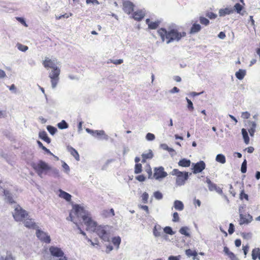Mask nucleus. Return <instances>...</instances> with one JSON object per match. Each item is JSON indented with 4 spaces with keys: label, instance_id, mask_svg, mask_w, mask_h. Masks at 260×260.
<instances>
[{
    "label": "nucleus",
    "instance_id": "obj_52",
    "mask_svg": "<svg viewBox=\"0 0 260 260\" xmlns=\"http://www.w3.org/2000/svg\"><path fill=\"white\" fill-rule=\"evenodd\" d=\"M155 136L154 134H152V133H148L147 134L146 136V139L148 140V141H153L155 139Z\"/></svg>",
    "mask_w": 260,
    "mask_h": 260
},
{
    "label": "nucleus",
    "instance_id": "obj_57",
    "mask_svg": "<svg viewBox=\"0 0 260 260\" xmlns=\"http://www.w3.org/2000/svg\"><path fill=\"white\" fill-rule=\"evenodd\" d=\"M208 186L209 190L211 191L215 190V189L216 188V187H217L216 184L214 183H212L210 185H208Z\"/></svg>",
    "mask_w": 260,
    "mask_h": 260
},
{
    "label": "nucleus",
    "instance_id": "obj_5",
    "mask_svg": "<svg viewBox=\"0 0 260 260\" xmlns=\"http://www.w3.org/2000/svg\"><path fill=\"white\" fill-rule=\"evenodd\" d=\"M14 211L12 212L13 216L16 221H22L25 218H27L28 212L23 209L19 205H15Z\"/></svg>",
    "mask_w": 260,
    "mask_h": 260
},
{
    "label": "nucleus",
    "instance_id": "obj_9",
    "mask_svg": "<svg viewBox=\"0 0 260 260\" xmlns=\"http://www.w3.org/2000/svg\"><path fill=\"white\" fill-rule=\"evenodd\" d=\"M49 251L52 255L60 257L59 260H68V258L63 256L64 253L59 248L54 246H51L49 248Z\"/></svg>",
    "mask_w": 260,
    "mask_h": 260
},
{
    "label": "nucleus",
    "instance_id": "obj_59",
    "mask_svg": "<svg viewBox=\"0 0 260 260\" xmlns=\"http://www.w3.org/2000/svg\"><path fill=\"white\" fill-rule=\"evenodd\" d=\"M146 171L148 175V178L152 179V171L149 166H148V168L146 169Z\"/></svg>",
    "mask_w": 260,
    "mask_h": 260
},
{
    "label": "nucleus",
    "instance_id": "obj_58",
    "mask_svg": "<svg viewBox=\"0 0 260 260\" xmlns=\"http://www.w3.org/2000/svg\"><path fill=\"white\" fill-rule=\"evenodd\" d=\"M136 179L140 182H143L145 180V177L143 175H140L136 177Z\"/></svg>",
    "mask_w": 260,
    "mask_h": 260
},
{
    "label": "nucleus",
    "instance_id": "obj_19",
    "mask_svg": "<svg viewBox=\"0 0 260 260\" xmlns=\"http://www.w3.org/2000/svg\"><path fill=\"white\" fill-rule=\"evenodd\" d=\"M59 197L66 200L67 201L69 202L71 200L72 196L69 193L62 190V189H59Z\"/></svg>",
    "mask_w": 260,
    "mask_h": 260
},
{
    "label": "nucleus",
    "instance_id": "obj_3",
    "mask_svg": "<svg viewBox=\"0 0 260 260\" xmlns=\"http://www.w3.org/2000/svg\"><path fill=\"white\" fill-rule=\"evenodd\" d=\"M31 166L41 178L43 177V174L47 175L51 169V166L42 160H40L37 162H33Z\"/></svg>",
    "mask_w": 260,
    "mask_h": 260
},
{
    "label": "nucleus",
    "instance_id": "obj_25",
    "mask_svg": "<svg viewBox=\"0 0 260 260\" xmlns=\"http://www.w3.org/2000/svg\"><path fill=\"white\" fill-rule=\"evenodd\" d=\"M174 207L177 210L182 211L184 209V205L181 201L176 200L174 202Z\"/></svg>",
    "mask_w": 260,
    "mask_h": 260
},
{
    "label": "nucleus",
    "instance_id": "obj_17",
    "mask_svg": "<svg viewBox=\"0 0 260 260\" xmlns=\"http://www.w3.org/2000/svg\"><path fill=\"white\" fill-rule=\"evenodd\" d=\"M4 194L5 197V200L10 204L15 203V201L13 199V195L9 190L4 189Z\"/></svg>",
    "mask_w": 260,
    "mask_h": 260
},
{
    "label": "nucleus",
    "instance_id": "obj_62",
    "mask_svg": "<svg viewBox=\"0 0 260 260\" xmlns=\"http://www.w3.org/2000/svg\"><path fill=\"white\" fill-rule=\"evenodd\" d=\"M62 167L64 169L66 172L68 173L70 171V167L66 162L63 163Z\"/></svg>",
    "mask_w": 260,
    "mask_h": 260
},
{
    "label": "nucleus",
    "instance_id": "obj_36",
    "mask_svg": "<svg viewBox=\"0 0 260 260\" xmlns=\"http://www.w3.org/2000/svg\"><path fill=\"white\" fill-rule=\"evenodd\" d=\"M58 127L60 129L67 128L69 126L68 124L65 120H62L60 122L57 124Z\"/></svg>",
    "mask_w": 260,
    "mask_h": 260
},
{
    "label": "nucleus",
    "instance_id": "obj_38",
    "mask_svg": "<svg viewBox=\"0 0 260 260\" xmlns=\"http://www.w3.org/2000/svg\"><path fill=\"white\" fill-rule=\"evenodd\" d=\"M243 9V7L239 3H237L234 6V9H233L234 10L236 11V12L238 14H240L242 15H243V13H242L241 10Z\"/></svg>",
    "mask_w": 260,
    "mask_h": 260
},
{
    "label": "nucleus",
    "instance_id": "obj_56",
    "mask_svg": "<svg viewBox=\"0 0 260 260\" xmlns=\"http://www.w3.org/2000/svg\"><path fill=\"white\" fill-rule=\"evenodd\" d=\"M250 114L248 112H243L242 113L241 117L243 119H248L249 118Z\"/></svg>",
    "mask_w": 260,
    "mask_h": 260
},
{
    "label": "nucleus",
    "instance_id": "obj_44",
    "mask_svg": "<svg viewBox=\"0 0 260 260\" xmlns=\"http://www.w3.org/2000/svg\"><path fill=\"white\" fill-rule=\"evenodd\" d=\"M246 171H247V161L245 159L242 164L241 168V171L242 173H245L246 172Z\"/></svg>",
    "mask_w": 260,
    "mask_h": 260
},
{
    "label": "nucleus",
    "instance_id": "obj_60",
    "mask_svg": "<svg viewBox=\"0 0 260 260\" xmlns=\"http://www.w3.org/2000/svg\"><path fill=\"white\" fill-rule=\"evenodd\" d=\"M139 207L141 209H143V210H145V211L146 212V213H147V214H149V209H148V207L147 206H146V205H140L139 206Z\"/></svg>",
    "mask_w": 260,
    "mask_h": 260
},
{
    "label": "nucleus",
    "instance_id": "obj_42",
    "mask_svg": "<svg viewBox=\"0 0 260 260\" xmlns=\"http://www.w3.org/2000/svg\"><path fill=\"white\" fill-rule=\"evenodd\" d=\"M47 129L48 131V132L50 133V134H51L52 135L55 134L57 131L56 128L51 125L47 126Z\"/></svg>",
    "mask_w": 260,
    "mask_h": 260
},
{
    "label": "nucleus",
    "instance_id": "obj_13",
    "mask_svg": "<svg viewBox=\"0 0 260 260\" xmlns=\"http://www.w3.org/2000/svg\"><path fill=\"white\" fill-rule=\"evenodd\" d=\"M36 236L42 241L46 243H49L50 242L51 239L50 236L48 235L47 233L40 230H37Z\"/></svg>",
    "mask_w": 260,
    "mask_h": 260
},
{
    "label": "nucleus",
    "instance_id": "obj_10",
    "mask_svg": "<svg viewBox=\"0 0 260 260\" xmlns=\"http://www.w3.org/2000/svg\"><path fill=\"white\" fill-rule=\"evenodd\" d=\"M154 172L153 177L156 180H159L162 178H165L168 175L167 173L164 171V168L162 167L155 168Z\"/></svg>",
    "mask_w": 260,
    "mask_h": 260
},
{
    "label": "nucleus",
    "instance_id": "obj_46",
    "mask_svg": "<svg viewBox=\"0 0 260 260\" xmlns=\"http://www.w3.org/2000/svg\"><path fill=\"white\" fill-rule=\"evenodd\" d=\"M186 100L187 102V108L188 110L190 111H192L194 109V108L192 102L187 98H186Z\"/></svg>",
    "mask_w": 260,
    "mask_h": 260
},
{
    "label": "nucleus",
    "instance_id": "obj_47",
    "mask_svg": "<svg viewBox=\"0 0 260 260\" xmlns=\"http://www.w3.org/2000/svg\"><path fill=\"white\" fill-rule=\"evenodd\" d=\"M200 21L201 24L205 25H207L209 23V20L204 17H200Z\"/></svg>",
    "mask_w": 260,
    "mask_h": 260
},
{
    "label": "nucleus",
    "instance_id": "obj_41",
    "mask_svg": "<svg viewBox=\"0 0 260 260\" xmlns=\"http://www.w3.org/2000/svg\"><path fill=\"white\" fill-rule=\"evenodd\" d=\"M164 232L170 235H173L175 233L173 231L172 229L170 226H166L164 229Z\"/></svg>",
    "mask_w": 260,
    "mask_h": 260
},
{
    "label": "nucleus",
    "instance_id": "obj_15",
    "mask_svg": "<svg viewBox=\"0 0 260 260\" xmlns=\"http://www.w3.org/2000/svg\"><path fill=\"white\" fill-rule=\"evenodd\" d=\"M123 11L127 13L130 14L134 10V5L129 1H125L123 3Z\"/></svg>",
    "mask_w": 260,
    "mask_h": 260
},
{
    "label": "nucleus",
    "instance_id": "obj_45",
    "mask_svg": "<svg viewBox=\"0 0 260 260\" xmlns=\"http://www.w3.org/2000/svg\"><path fill=\"white\" fill-rule=\"evenodd\" d=\"M153 154L151 150H149V152L147 153H143L142 155V157H144L147 159H151L153 157Z\"/></svg>",
    "mask_w": 260,
    "mask_h": 260
},
{
    "label": "nucleus",
    "instance_id": "obj_40",
    "mask_svg": "<svg viewBox=\"0 0 260 260\" xmlns=\"http://www.w3.org/2000/svg\"><path fill=\"white\" fill-rule=\"evenodd\" d=\"M16 46L17 47L18 49L22 52H25L28 49L27 46L20 43H17Z\"/></svg>",
    "mask_w": 260,
    "mask_h": 260
},
{
    "label": "nucleus",
    "instance_id": "obj_54",
    "mask_svg": "<svg viewBox=\"0 0 260 260\" xmlns=\"http://www.w3.org/2000/svg\"><path fill=\"white\" fill-rule=\"evenodd\" d=\"M235 231L234 225L233 223H230L229 225V229L228 230L229 234H232Z\"/></svg>",
    "mask_w": 260,
    "mask_h": 260
},
{
    "label": "nucleus",
    "instance_id": "obj_20",
    "mask_svg": "<svg viewBox=\"0 0 260 260\" xmlns=\"http://www.w3.org/2000/svg\"><path fill=\"white\" fill-rule=\"evenodd\" d=\"M67 149L68 151L71 153V154L74 157V158L77 160H79L80 156L78 152L72 147L68 146L67 147Z\"/></svg>",
    "mask_w": 260,
    "mask_h": 260
},
{
    "label": "nucleus",
    "instance_id": "obj_26",
    "mask_svg": "<svg viewBox=\"0 0 260 260\" xmlns=\"http://www.w3.org/2000/svg\"><path fill=\"white\" fill-rule=\"evenodd\" d=\"M153 233L155 237H160L162 233L161 227L159 225H155L153 230Z\"/></svg>",
    "mask_w": 260,
    "mask_h": 260
},
{
    "label": "nucleus",
    "instance_id": "obj_53",
    "mask_svg": "<svg viewBox=\"0 0 260 260\" xmlns=\"http://www.w3.org/2000/svg\"><path fill=\"white\" fill-rule=\"evenodd\" d=\"M206 16L211 19H215L217 17V15L213 12H208L206 13Z\"/></svg>",
    "mask_w": 260,
    "mask_h": 260
},
{
    "label": "nucleus",
    "instance_id": "obj_63",
    "mask_svg": "<svg viewBox=\"0 0 260 260\" xmlns=\"http://www.w3.org/2000/svg\"><path fill=\"white\" fill-rule=\"evenodd\" d=\"M243 198H245L246 200H248V196L243 191H242V192L240 193V199L241 200L243 199Z\"/></svg>",
    "mask_w": 260,
    "mask_h": 260
},
{
    "label": "nucleus",
    "instance_id": "obj_11",
    "mask_svg": "<svg viewBox=\"0 0 260 260\" xmlns=\"http://www.w3.org/2000/svg\"><path fill=\"white\" fill-rule=\"evenodd\" d=\"M192 172L197 174L203 171L206 167V164L203 160H200L197 163H192L191 165Z\"/></svg>",
    "mask_w": 260,
    "mask_h": 260
},
{
    "label": "nucleus",
    "instance_id": "obj_33",
    "mask_svg": "<svg viewBox=\"0 0 260 260\" xmlns=\"http://www.w3.org/2000/svg\"><path fill=\"white\" fill-rule=\"evenodd\" d=\"M188 231H189V228L187 226H183V227H182L180 230H179V233L182 234V235H184L187 237H190V234L188 232Z\"/></svg>",
    "mask_w": 260,
    "mask_h": 260
},
{
    "label": "nucleus",
    "instance_id": "obj_4",
    "mask_svg": "<svg viewBox=\"0 0 260 260\" xmlns=\"http://www.w3.org/2000/svg\"><path fill=\"white\" fill-rule=\"evenodd\" d=\"M171 174L176 176V184L177 186L183 185L189 177L188 172H181L176 169L173 170Z\"/></svg>",
    "mask_w": 260,
    "mask_h": 260
},
{
    "label": "nucleus",
    "instance_id": "obj_14",
    "mask_svg": "<svg viewBox=\"0 0 260 260\" xmlns=\"http://www.w3.org/2000/svg\"><path fill=\"white\" fill-rule=\"evenodd\" d=\"M23 221L24 225L27 228L32 229H37L38 228V225L36 224L34 221L31 218H29V215H28L27 218H25Z\"/></svg>",
    "mask_w": 260,
    "mask_h": 260
},
{
    "label": "nucleus",
    "instance_id": "obj_12",
    "mask_svg": "<svg viewBox=\"0 0 260 260\" xmlns=\"http://www.w3.org/2000/svg\"><path fill=\"white\" fill-rule=\"evenodd\" d=\"M44 67L46 68H50L51 70H54L56 68H58L56 65V61L55 60H52L49 57H46L45 60L43 62Z\"/></svg>",
    "mask_w": 260,
    "mask_h": 260
},
{
    "label": "nucleus",
    "instance_id": "obj_22",
    "mask_svg": "<svg viewBox=\"0 0 260 260\" xmlns=\"http://www.w3.org/2000/svg\"><path fill=\"white\" fill-rule=\"evenodd\" d=\"M251 256L253 260H256L257 258L260 260V247L253 249Z\"/></svg>",
    "mask_w": 260,
    "mask_h": 260
},
{
    "label": "nucleus",
    "instance_id": "obj_31",
    "mask_svg": "<svg viewBox=\"0 0 260 260\" xmlns=\"http://www.w3.org/2000/svg\"><path fill=\"white\" fill-rule=\"evenodd\" d=\"M215 160L221 164H224L226 162L225 157L222 154H218L216 155Z\"/></svg>",
    "mask_w": 260,
    "mask_h": 260
},
{
    "label": "nucleus",
    "instance_id": "obj_21",
    "mask_svg": "<svg viewBox=\"0 0 260 260\" xmlns=\"http://www.w3.org/2000/svg\"><path fill=\"white\" fill-rule=\"evenodd\" d=\"M47 175L53 176L55 178H58L60 176L59 170L56 168H52L51 167V169L49 170Z\"/></svg>",
    "mask_w": 260,
    "mask_h": 260
},
{
    "label": "nucleus",
    "instance_id": "obj_43",
    "mask_svg": "<svg viewBox=\"0 0 260 260\" xmlns=\"http://www.w3.org/2000/svg\"><path fill=\"white\" fill-rule=\"evenodd\" d=\"M142 172V165L141 164H136L135 167V173L139 174Z\"/></svg>",
    "mask_w": 260,
    "mask_h": 260
},
{
    "label": "nucleus",
    "instance_id": "obj_27",
    "mask_svg": "<svg viewBox=\"0 0 260 260\" xmlns=\"http://www.w3.org/2000/svg\"><path fill=\"white\" fill-rule=\"evenodd\" d=\"M178 164L179 166L183 167H188L190 166L191 161L189 159L183 158L180 160Z\"/></svg>",
    "mask_w": 260,
    "mask_h": 260
},
{
    "label": "nucleus",
    "instance_id": "obj_8",
    "mask_svg": "<svg viewBox=\"0 0 260 260\" xmlns=\"http://www.w3.org/2000/svg\"><path fill=\"white\" fill-rule=\"evenodd\" d=\"M86 131L91 135L93 137L96 138L99 140H107L109 139V137L106 135L103 130L101 131H93L88 128H86Z\"/></svg>",
    "mask_w": 260,
    "mask_h": 260
},
{
    "label": "nucleus",
    "instance_id": "obj_37",
    "mask_svg": "<svg viewBox=\"0 0 260 260\" xmlns=\"http://www.w3.org/2000/svg\"><path fill=\"white\" fill-rule=\"evenodd\" d=\"M112 243L113 244L117 246V248H119V246L121 242V238L120 237H115L112 238Z\"/></svg>",
    "mask_w": 260,
    "mask_h": 260
},
{
    "label": "nucleus",
    "instance_id": "obj_49",
    "mask_svg": "<svg viewBox=\"0 0 260 260\" xmlns=\"http://www.w3.org/2000/svg\"><path fill=\"white\" fill-rule=\"evenodd\" d=\"M101 215L104 217H111L110 212H109V210L107 209L103 210L101 212Z\"/></svg>",
    "mask_w": 260,
    "mask_h": 260
},
{
    "label": "nucleus",
    "instance_id": "obj_1",
    "mask_svg": "<svg viewBox=\"0 0 260 260\" xmlns=\"http://www.w3.org/2000/svg\"><path fill=\"white\" fill-rule=\"evenodd\" d=\"M81 218L84 224L86 226V230L94 232L97 228L96 223L94 221L91 217L90 213L85 210L82 207L79 205H76L70 213L69 216L67 218L68 220H71L75 224H77V219Z\"/></svg>",
    "mask_w": 260,
    "mask_h": 260
},
{
    "label": "nucleus",
    "instance_id": "obj_34",
    "mask_svg": "<svg viewBox=\"0 0 260 260\" xmlns=\"http://www.w3.org/2000/svg\"><path fill=\"white\" fill-rule=\"evenodd\" d=\"M0 260H15V258L13 256L12 253L10 252L7 251L6 257L1 256Z\"/></svg>",
    "mask_w": 260,
    "mask_h": 260
},
{
    "label": "nucleus",
    "instance_id": "obj_51",
    "mask_svg": "<svg viewBox=\"0 0 260 260\" xmlns=\"http://www.w3.org/2000/svg\"><path fill=\"white\" fill-rule=\"evenodd\" d=\"M153 195L157 200H161L162 198V194L158 191L154 192Z\"/></svg>",
    "mask_w": 260,
    "mask_h": 260
},
{
    "label": "nucleus",
    "instance_id": "obj_35",
    "mask_svg": "<svg viewBox=\"0 0 260 260\" xmlns=\"http://www.w3.org/2000/svg\"><path fill=\"white\" fill-rule=\"evenodd\" d=\"M250 123L251 124V126L250 127V128L248 129V132L250 134V135L251 136H253L255 131L256 125L255 122H250Z\"/></svg>",
    "mask_w": 260,
    "mask_h": 260
},
{
    "label": "nucleus",
    "instance_id": "obj_7",
    "mask_svg": "<svg viewBox=\"0 0 260 260\" xmlns=\"http://www.w3.org/2000/svg\"><path fill=\"white\" fill-rule=\"evenodd\" d=\"M60 73V69L59 68H56L54 70H51L49 73V77L50 79L51 87L53 89L56 87L59 82Z\"/></svg>",
    "mask_w": 260,
    "mask_h": 260
},
{
    "label": "nucleus",
    "instance_id": "obj_29",
    "mask_svg": "<svg viewBox=\"0 0 260 260\" xmlns=\"http://www.w3.org/2000/svg\"><path fill=\"white\" fill-rule=\"evenodd\" d=\"M144 16V13L142 11H136L134 13L133 18L137 20H141Z\"/></svg>",
    "mask_w": 260,
    "mask_h": 260
},
{
    "label": "nucleus",
    "instance_id": "obj_18",
    "mask_svg": "<svg viewBox=\"0 0 260 260\" xmlns=\"http://www.w3.org/2000/svg\"><path fill=\"white\" fill-rule=\"evenodd\" d=\"M234 10L232 8H225L221 9L219 11V15L220 16L223 17L226 15L232 14L234 12Z\"/></svg>",
    "mask_w": 260,
    "mask_h": 260
},
{
    "label": "nucleus",
    "instance_id": "obj_64",
    "mask_svg": "<svg viewBox=\"0 0 260 260\" xmlns=\"http://www.w3.org/2000/svg\"><path fill=\"white\" fill-rule=\"evenodd\" d=\"M113 63L117 65V64H120L123 62V60L122 59H116L113 60Z\"/></svg>",
    "mask_w": 260,
    "mask_h": 260
},
{
    "label": "nucleus",
    "instance_id": "obj_32",
    "mask_svg": "<svg viewBox=\"0 0 260 260\" xmlns=\"http://www.w3.org/2000/svg\"><path fill=\"white\" fill-rule=\"evenodd\" d=\"M242 136H243V137L244 139V142L246 144H248L249 143V138L248 137V133H247V131L244 128H242Z\"/></svg>",
    "mask_w": 260,
    "mask_h": 260
},
{
    "label": "nucleus",
    "instance_id": "obj_30",
    "mask_svg": "<svg viewBox=\"0 0 260 260\" xmlns=\"http://www.w3.org/2000/svg\"><path fill=\"white\" fill-rule=\"evenodd\" d=\"M201 29V26L199 24L194 23L190 28V34H196Z\"/></svg>",
    "mask_w": 260,
    "mask_h": 260
},
{
    "label": "nucleus",
    "instance_id": "obj_39",
    "mask_svg": "<svg viewBox=\"0 0 260 260\" xmlns=\"http://www.w3.org/2000/svg\"><path fill=\"white\" fill-rule=\"evenodd\" d=\"M185 254L188 256L191 257L192 256H196L197 255V252L196 251H193L190 249H188L185 250Z\"/></svg>",
    "mask_w": 260,
    "mask_h": 260
},
{
    "label": "nucleus",
    "instance_id": "obj_48",
    "mask_svg": "<svg viewBox=\"0 0 260 260\" xmlns=\"http://www.w3.org/2000/svg\"><path fill=\"white\" fill-rule=\"evenodd\" d=\"M223 251L227 255H228L229 258L231 257V256H234V253H233L232 252H231L227 247L225 246L224 247Z\"/></svg>",
    "mask_w": 260,
    "mask_h": 260
},
{
    "label": "nucleus",
    "instance_id": "obj_61",
    "mask_svg": "<svg viewBox=\"0 0 260 260\" xmlns=\"http://www.w3.org/2000/svg\"><path fill=\"white\" fill-rule=\"evenodd\" d=\"M16 19L20 22L21 24L24 25V26H27V24L23 18L21 17H16Z\"/></svg>",
    "mask_w": 260,
    "mask_h": 260
},
{
    "label": "nucleus",
    "instance_id": "obj_28",
    "mask_svg": "<svg viewBox=\"0 0 260 260\" xmlns=\"http://www.w3.org/2000/svg\"><path fill=\"white\" fill-rule=\"evenodd\" d=\"M246 70L239 69V71L236 73L235 76L237 79L241 80L244 78L246 75Z\"/></svg>",
    "mask_w": 260,
    "mask_h": 260
},
{
    "label": "nucleus",
    "instance_id": "obj_24",
    "mask_svg": "<svg viewBox=\"0 0 260 260\" xmlns=\"http://www.w3.org/2000/svg\"><path fill=\"white\" fill-rule=\"evenodd\" d=\"M146 22L148 24V27L150 29H156L159 24V21L151 22L149 19H147Z\"/></svg>",
    "mask_w": 260,
    "mask_h": 260
},
{
    "label": "nucleus",
    "instance_id": "obj_23",
    "mask_svg": "<svg viewBox=\"0 0 260 260\" xmlns=\"http://www.w3.org/2000/svg\"><path fill=\"white\" fill-rule=\"evenodd\" d=\"M39 137L40 139L44 140L48 144H49L51 142L50 139L47 136L46 132L44 131H41L39 133Z\"/></svg>",
    "mask_w": 260,
    "mask_h": 260
},
{
    "label": "nucleus",
    "instance_id": "obj_16",
    "mask_svg": "<svg viewBox=\"0 0 260 260\" xmlns=\"http://www.w3.org/2000/svg\"><path fill=\"white\" fill-rule=\"evenodd\" d=\"M240 224H243L244 223H249L252 220V217L250 214L247 215H243V214H240Z\"/></svg>",
    "mask_w": 260,
    "mask_h": 260
},
{
    "label": "nucleus",
    "instance_id": "obj_6",
    "mask_svg": "<svg viewBox=\"0 0 260 260\" xmlns=\"http://www.w3.org/2000/svg\"><path fill=\"white\" fill-rule=\"evenodd\" d=\"M108 226L100 225L97 226L94 231L99 237L105 242H109L110 241V233L108 231Z\"/></svg>",
    "mask_w": 260,
    "mask_h": 260
},
{
    "label": "nucleus",
    "instance_id": "obj_50",
    "mask_svg": "<svg viewBox=\"0 0 260 260\" xmlns=\"http://www.w3.org/2000/svg\"><path fill=\"white\" fill-rule=\"evenodd\" d=\"M148 197L149 195L146 192H145L142 194V199L144 203H147Z\"/></svg>",
    "mask_w": 260,
    "mask_h": 260
},
{
    "label": "nucleus",
    "instance_id": "obj_2",
    "mask_svg": "<svg viewBox=\"0 0 260 260\" xmlns=\"http://www.w3.org/2000/svg\"><path fill=\"white\" fill-rule=\"evenodd\" d=\"M157 32L162 42H164L165 39L166 40L167 44H169L174 41L178 42L182 38L186 36L185 32H179L178 29L173 26H170L168 30L161 28L157 30Z\"/></svg>",
    "mask_w": 260,
    "mask_h": 260
},
{
    "label": "nucleus",
    "instance_id": "obj_55",
    "mask_svg": "<svg viewBox=\"0 0 260 260\" xmlns=\"http://www.w3.org/2000/svg\"><path fill=\"white\" fill-rule=\"evenodd\" d=\"M173 221L174 222H178L179 220V215L177 212H174L173 215Z\"/></svg>",
    "mask_w": 260,
    "mask_h": 260
}]
</instances>
